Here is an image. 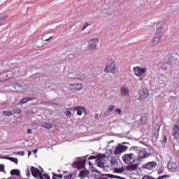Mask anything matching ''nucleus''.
I'll list each match as a JSON object with an SVG mask.
<instances>
[{
	"mask_svg": "<svg viewBox=\"0 0 179 179\" xmlns=\"http://www.w3.org/2000/svg\"><path fill=\"white\" fill-rule=\"evenodd\" d=\"M113 154L112 150H107L104 154L99 153V157L103 158V159H108L110 158Z\"/></svg>",
	"mask_w": 179,
	"mask_h": 179,
	"instance_id": "obj_12",
	"label": "nucleus"
},
{
	"mask_svg": "<svg viewBox=\"0 0 179 179\" xmlns=\"http://www.w3.org/2000/svg\"><path fill=\"white\" fill-rule=\"evenodd\" d=\"M10 174L12 176H19L20 175V171H19V170L17 169H13L11 171H10Z\"/></svg>",
	"mask_w": 179,
	"mask_h": 179,
	"instance_id": "obj_25",
	"label": "nucleus"
},
{
	"mask_svg": "<svg viewBox=\"0 0 179 179\" xmlns=\"http://www.w3.org/2000/svg\"><path fill=\"white\" fill-rule=\"evenodd\" d=\"M31 155V150H28V156H30Z\"/></svg>",
	"mask_w": 179,
	"mask_h": 179,
	"instance_id": "obj_50",
	"label": "nucleus"
},
{
	"mask_svg": "<svg viewBox=\"0 0 179 179\" xmlns=\"http://www.w3.org/2000/svg\"><path fill=\"white\" fill-rule=\"evenodd\" d=\"M142 179H155L154 178L149 176H144Z\"/></svg>",
	"mask_w": 179,
	"mask_h": 179,
	"instance_id": "obj_37",
	"label": "nucleus"
},
{
	"mask_svg": "<svg viewBox=\"0 0 179 179\" xmlns=\"http://www.w3.org/2000/svg\"><path fill=\"white\" fill-rule=\"evenodd\" d=\"M172 134L175 140L179 139V128L177 126H174L173 128Z\"/></svg>",
	"mask_w": 179,
	"mask_h": 179,
	"instance_id": "obj_14",
	"label": "nucleus"
},
{
	"mask_svg": "<svg viewBox=\"0 0 179 179\" xmlns=\"http://www.w3.org/2000/svg\"><path fill=\"white\" fill-rule=\"evenodd\" d=\"M15 87H20V85H19V84H16V85H15Z\"/></svg>",
	"mask_w": 179,
	"mask_h": 179,
	"instance_id": "obj_53",
	"label": "nucleus"
},
{
	"mask_svg": "<svg viewBox=\"0 0 179 179\" xmlns=\"http://www.w3.org/2000/svg\"><path fill=\"white\" fill-rule=\"evenodd\" d=\"M0 171H1V172L5 171V166L2 164H0Z\"/></svg>",
	"mask_w": 179,
	"mask_h": 179,
	"instance_id": "obj_36",
	"label": "nucleus"
},
{
	"mask_svg": "<svg viewBox=\"0 0 179 179\" xmlns=\"http://www.w3.org/2000/svg\"><path fill=\"white\" fill-rule=\"evenodd\" d=\"M34 99H29V98H24L22 99L20 102L19 103L20 105L24 104L25 103H27V101H31Z\"/></svg>",
	"mask_w": 179,
	"mask_h": 179,
	"instance_id": "obj_27",
	"label": "nucleus"
},
{
	"mask_svg": "<svg viewBox=\"0 0 179 179\" xmlns=\"http://www.w3.org/2000/svg\"><path fill=\"white\" fill-rule=\"evenodd\" d=\"M160 40H161V37L160 36L154 37L153 43H159Z\"/></svg>",
	"mask_w": 179,
	"mask_h": 179,
	"instance_id": "obj_30",
	"label": "nucleus"
},
{
	"mask_svg": "<svg viewBox=\"0 0 179 179\" xmlns=\"http://www.w3.org/2000/svg\"><path fill=\"white\" fill-rule=\"evenodd\" d=\"M168 169L169 170H170L171 171L173 172L176 170L177 169V165L175 162H173V161H169L168 162Z\"/></svg>",
	"mask_w": 179,
	"mask_h": 179,
	"instance_id": "obj_15",
	"label": "nucleus"
},
{
	"mask_svg": "<svg viewBox=\"0 0 179 179\" xmlns=\"http://www.w3.org/2000/svg\"><path fill=\"white\" fill-rule=\"evenodd\" d=\"M55 176H56L57 178H62V174H59V175H56V174H55Z\"/></svg>",
	"mask_w": 179,
	"mask_h": 179,
	"instance_id": "obj_46",
	"label": "nucleus"
},
{
	"mask_svg": "<svg viewBox=\"0 0 179 179\" xmlns=\"http://www.w3.org/2000/svg\"><path fill=\"white\" fill-rule=\"evenodd\" d=\"M98 159H96V164L97 165L98 167H104V160H103V157H99V153L98 154Z\"/></svg>",
	"mask_w": 179,
	"mask_h": 179,
	"instance_id": "obj_13",
	"label": "nucleus"
},
{
	"mask_svg": "<svg viewBox=\"0 0 179 179\" xmlns=\"http://www.w3.org/2000/svg\"><path fill=\"white\" fill-rule=\"evenodd\" d=\"M174 126H177V128H179V120H178L176 124Z\"/></svg>",
	"mask_w": 179,
	"mask_h": 179,
	"instance_id": "obj_45",
	"label": "nucleus"
},
{
	"mask_svg": "<svg viewBox=\"0 0 179 179\" xmlns=\"http://www.w3.org/2000/svg\"><path fill=\"white\" fill-rule=\"evenodd\" d=\"M75 110L77 111V115L81 116L83 113H86V109L83 108V106H79L78 108H75Z\"/></svg>",
	"mask_w": 179,
	"mask_h": 179,
	"instance_id": "obj_16",
	"label": "nucleus"
},
{
	"mask_svg": "<svg viewBox=\"0 0 179 179\" xmlns=\"http://www.w3.org/2000/svg\"><path fill=\"white\" fill-rule=\"evenodd\" d=\"M65 115H66L67 117H71L72 115V113L70 110H66Z\"/></svg>",
	"mask_w": 179,
	"mask_h": 179,
	"instance_id": "obj_31",
	"label": "nucleus"
},
{
	"mask_svg": "<svg viewBox=\"0 0 179 179\" xmlns=\"http://www.w3.org/2000/svg\"><path fill=\"white\" fill-rule=\"evenodd\" d=\"M142 80H143V78H141L139 79V80H140V81H142Z\"/></svg>",
	"mask_w": 179,
	"mask_h": 179,
	"instance_id": "obj_54",
	"label": "nucleus"
},
{
	"mask_svg": "<svg viewBox=\"0 0 179 179\" xmlns=\"http://www.w3.org/2000/svg\"><path fill=\"white\" fill-rule=\"evenodd\" d=\"M6 159L10 160L12 162H14L15 164H18V159L17 158L15 157H5Z\"/></svg>",
	"mask_w": 179,
	"mask_h": 179,
	"instance_id": "obj_22",
	"label": "nucleus"
},
{
	"mask_svg": "<svg viewBox=\"0 0 179 179\" xmlns=\"http://www.w3.org/2000/svg\"><path fill=\"white\" fill-rule=\"evenodd\" d=\"M149 96V92L147 89H142L139 91V99L143 100L148 97Z\"/></svg>",
	"mask_w": 179,
	"mask_h": 179,
	"instance_id": "obj_8",
	"label": "nucleus"
},
{
	"mask_svg": "<svg viewBox=\"0 0 179 179\" xmlns=\"http://www.w3.org/2000/svg\"><path fill=\"white\" fill-rule=\"evenodd\" d=\"M64 179H72L73 178V175L72 174H69L68 176H64Z\"/></svg>",
	"mask_w": 179,
	"mask_h": 179,
	"instance_id": "obj_35",
	"label": "nucleus"
},
{
	"mask_svg": "<svg viewBox=\"0 0 179 179\" xmlns=\"http://www.w3.org/2000/svg\"><path fill=\"white\" fill-rule=\"evenodd\" d=\"M3 114L5 116L10 117L13 115V112L10 110H3Z\"/></svg>",
	"mask_w": 179,
	"mask_h": 179,
	"instance_id": "obj_28",
	"label": "nucleus"
},
{
	"mask_svg": "<svg viewBox=\"0 0 179 179\" xmlns=\"http://www.w3.org/2000/svg\"><path fill=\"white\" fill-rule=\"evenodd\" d=\"M52 178H53V179H57V177L55 176V174H54Z\"/></svg>",
	"mask_w": 179,
	"mask_h": 179,
	"instance_id": "obj_51",
	"label": "nucleus"
},
{
	"mask_svg": "<svg viewBox=\"0 0 179 179\" xmlns=\"http://www.w3.org/2000/svg\"><path fill=\"white\" fill-rule=\"evenodd\" d=\"M120 94H122V96H129V90L125 87H122V89H120Z\"/></svg>",
	"mask_w": 179,
	"mask_h": 179,
	"instance_id": "obj_17",
	"label": "nucleus"
},
{
	"mask_svg": "<svg viewBox=\"0 0 179 179\" xmlns=\"http://www.w3.org/2000/svg\"><path fill=\"white\" fill-rule=\"evenodd\" d=\"M117 163H118L117 158H116L115 157H112L111 159H110V166H114L117 165Z\"/></svg>",
	"mask_w": 179,
	"mask_h": 179,
	"instance_id": "obj_19",
	"label": "nucleus"
},
{
	"mask_svg": "<svg viewBox=\"0 0 179 179\" xmlns=\"http://www.w3.org/2000/svg\"><path fill=\"white\" fill-rule=\"evenodd\" d=\"M40 179H50L48 175L47 174H43V176H41Z\"/></svg>",
	"mask_w": 179,
	"mask_h": 179,
	"instance_id": "obj_32",
	"label": "nucleus"
},
{
	"mask_svg": "<svg viewBox=\"0 0 179 179\" xmlns=\"http://www.w3.org/2000/svg\"><path fill=\"white\" fill-rule=\"evenodd\" d=\"M4 73H5V75H6V77L7 80L11 79L14 77V73L12 71H8L4 72Z\"/></svg>",
	"mask_w": 179,
	"mask_h": 179,
	"instance_id": "obj_18",
	"label": "nucleus"
},
{
	"mask_svg": "<svg viewBox=\"0 0 179 179\" xmlns=\"http://www.w3.org/2000/svg\"><path fill=\"white\" fill-rule=\"evenodd\" d=\"M90 24H88V25H87V26H85V27H84L83 28V31H84L88 26H90Z\"/></svg>",
	"mask_w": 179,
	"mask_h": 179,
	"instance_id": "obj_49",
	"label": "nucleus"
},
{
	"mask_svg": "<svg viewBox=\"0 0 179 179\" xmlns=\"http://www.w3.org/2000/svg\"><path fill=\"white\" fill-rule=\"evenodd\" d=\"M99 179H108V178L106 177H100Z\"/></svg>",
	"mask_w": 179,
	"mask_h": 179,
	"instance_id": "obj_52",
	"label": "nucleus"
},
{
	"mask_svg": "<svg viewBox=\"0 0 179 179\" xmlns=\"http://www.w3.org/2000/svg\"><path fill=\"white\" fill-rule=\"evenodd\" d=\"M27 134H30L32 133V130L31 129H27Z\"/></svg>",
	"mask_w": 179,
	"mask_h": 179,
	"instance_id": "obj_44",
	"label": "nucleus"
},
{
	"mask_svg": "<svg viewBox=\"0 0 179 179\" xmlns=\"http://www.w3.org/2000/svg\"><path fill=\"white\" fill-rule=\"evenodd\" d=\"M31 172L34 178L39 176V179H41V176H43V174H42L37 168H35L34 166H31Z\"/></svg>",
	"mask_w": 179,
	"mask_h": 179,
	"instance_id": "obj_9",
	"label": "nucleus"
},
{
	"mask_svg": "<svg viewBox=\"0 0 179 179\" xmlns=\"http://www.w3.org/2000/svg\"><path fill=\"white\" fill-rule=\"evenodd\" d=\"M104 72L106 73H112L113 74H117L118 69L116 67L115 62L112 59L108 60L104 69Z\"/></svg>",
	"mask_w": 179,
	"mask_h": 179,
	"instance_id": "obj_1",
	"label": "nucleus"
},
{
	"mask_svg": "<svg viewBox=\"0 0 179 179\" xmlns=\"http://www.w3.org/2000/svg\"><path fill=\"white\" fill-rule=\"evenodd\" d=\"M159 127H157V131H156V133H155V135L156 136L157 135V136H159Z\"/></svg>",
	"mask_w": 179,
	"mask_h": 179,
	"instance_id": "obj_42",
	"label": "nucleus"
},
{
	"mask_svg": "<svg viewBox=\"0 0 179 179\" xmlns=\"http://www.w3.org/2000/svg\"><path fill=\"white\" fill-rule=\"evenodd\" d=\"M115 111L118 114L120 115L122 113L121 109H115Z\"/></svg>",
	"mask_w": 179,
	"mask_h": 179,
	"instance_id": "obj_40",
	"label": "nucleus"
},
{
	"mask_svg": "<svg viewBox=\"0 0 179 179\" xmlns=\"http://www.w3.org/2000/svg\"><path fill=\"white\" fill-rule=\"evenodd\" d=\"M69 89L70 90H82L83 84L82 83L71 84L69 86Z\"/></svg>",
	"mask_w": 179,
	"mask_h": 179,
	"instance_id": "obj_11",
	"label": "nucleus"
},
{
	"mask_svg": "<svg viewBox=\"0 0 179 179\" xmlns=\"http://www.w3.org/2000/svg\"><path fill=\"white\" fill-rule=\"evenodd\" d=\"M97 159H98V155L96 156L91 155L89 157V160Z\"/></svg>",
	"mask_w": 179,
	"mask_h": 179,
	"instance_id": "obj_33",
	"label": "nucleus"
},
{
	"mask_svg": "<svg viewBox=\"0 0 179 179\" xmlns=\"http://www.w3.org/2000/svg\"><path fill=\"white\" fill-rule=\"evenodd\" d=\"M112 178H117V179H126L124 178L120 177V176H112Z\"/></svg>",
	"mask_w": 179,
	"mask_h": 179,
	"instance_id": "obj_38",
	"label": "nucleus"
},
{
	"mask_svg": "<svg viewBox=\"0 0 179 179\" xmlns=\"http://www.w3.org/2000/svg\"><path fill=\"white\" fill-rule=\"evenodd\" d=\"M88 172L87 171H81L79 173V177L80 178H85L88 175Z\"/></svg>",
	"mask_w": 179,
	"mask_h": 179,
	"instance_id": "obj_24",
	"label": "nucleus"
},
{
	"mask_svg": "<svg viewBox=\"0 0 179 179\" xmlns=\"http://www.w3.org/2000/svg\"><path fill=\"white\" fill-rule=\"evenodd\" d=\"M15 114H20V113H22V110H20V109H19V108H17L15 110H14Z\"/></svg>",
	"mask_w": 179,
	"mask_h": 179,
	"instance_id": "obj_34",
	"label": "nucleus"
},
{
	"mask_svg": "<svg viewBox=\"0 0 179 179\" xmlns=\"http://www.w3.org/2000/svg\"><path fill=\"white\" fill-rule=\"evenodd\" d=\"M167 136H164V140H162V142L164 143H166V142H167Z\"/></svg>",
	"mask_w": 179,
	"mask_h": 179,
	"instance_id": "obj_41",
	"label": "nucleus"
},
{
	"mask_svg": "<svg viewBox=\"0 0 179 179\" xmlns=\"http://www.w3.org/2000/svg\"><path fill=\"white\" fill-rule=\"evenodd\" d=\"M157 164L156 162H149L146 164H143V169H147V170H154L157 166Z\"/></svg>",
	"mask_w": 179,
	"mask_h": 179,
	"instance_id": "obj_7",
	"label": "nucleus"
},
{
	"mask_svg": "<svg viewBox=\"0 0 179 179\" xmlns=\"http://www.w3.org/2000/svg\"><path fill=\"white\" fill-rule=\"evenodd\" d=\"M37 152H38V150H33V153H34V154H36Z\"/></svg>",
	"mask_w": 179,
	"mask_h": 179,
	"instance_id": "obj_48",
	"label": "nucleus"
},
{
	"mask_svg": "<svg viewBox=\"0 0 179 179\" xmlns=\"http://www.w3.org/2000/svg\"><path fill=\"white\" fill-rule=\"evenodd\" d=\"M150 157L149 152L145 149L143 148L142 150H140L138 152L137 159L138 161H141L143 159H147Z\"/></svg>",
	"mask_w": 179,
	"mask_h": 179,
	"instance_id": "obj_4",
	"label": "nucleus"
},
{
	"mask_svg": "<svg viewBox=\"0 0 179 179\" xmlns=\"http://www.w3.org/2000/svg\"><path fill=\"white\" fill-rule=\"evenodd\" d=\"M127 150L128 147L122 145H118L117 147H116L115 150H114V155H118Z\"/></svg>",
	"mask_w": 179,
	"mask_h": 179,
	"instance_id": "obj_6",
	"label": "nucleus"
},
{
	"mask_svg": "<svg viewBox=\"0 0 179 179\" xmlns=\"http://www.w3.org/2000/svg\"><path fill=\"white\" fill-rule=\"evenodd\" d=\"M158 173H161V172H159V171H158Z\"/></svg>",
	"mask_w": 179,
	"mask_h": 179,
	"instance_id": "obj_55",
	"label": "nucleus"
},
{
	"mask_svg": "<svg viewBox=\"0 0 179 179\" xmlns=\"http://www.w3.org/2000/svg\"><path fill=\"white\" fill-rule=\"evenodd\" d=\"M138 167L137 164H130L129 166H127V169L129 171H135Z\"/></svg>",
	"mask_w": 179,
	"mask_h": 179,
	"instance_id": "obj_20",
	"label": "nucleus"
},
{
	"mask_svg": "<svg viewBox=\"0 0 179 179\" xmlns=\"http://www.w3.org/2000/svg\"><path fill=\"white\" fill-rule=\"evenodd\" d=\"M86 162H87L86 159L78 160L74 162L71 164V166L73 167L74 169H78V170H81V169H85Z\"/></svg>",
	"mask_w": 179,
	"mask_h": 179,
	"instance_id": "obj_3",
	"label": "nucleus"
},
{
	"mask_svg": "<svg viewBox=\"0 0 179 179\" xmlns=\"http://www.w3.org/2000/svg\"><path fill=\"white\" fill-rule=\"evenodd\" d=\"M52 38V36H50L49 38L45 39V42H48V41H50Z\"/></svg>",
	"mask_w": 179,
	"mask_h": 179,
	"instance_id": "obj_47",
	"label": "nucleus"
},
{
	"mask_svg": "<svg viewBox=\"0 0 179 179\" xmlns=\"http://www.w3.org/2000/svg\"><path fill=\"white\" fill-rule=\"evenodd\" d=\"M133 71L136 76L140 77L147 72V68L143 67V69H141V67L137 66L134 67Z\"/></svg>",
	"mask_w": 179,
	"mask_h": 179,
	"instance_id": "obj_5",
	"label": "nucleus"
},
{
	"mask_svg": "<svg viewBox=\"0 0 179 179\" xmlns=\"http://www.w3.org/2000/svg\"><path fill=\"white\" fill-rule=\"evenodd\" d=\"M162 28L159 27L158 29H157L156 34H159L162 33Z\"/></svg>",
	"mask_w": 179,
	"mask_h": 179,
	"instance_id": "obj_39",
	"label": "nucleus"
},
{
	"mask_svg": "<svg viewBox=\"0 0 179 179\" xmlns=\"http://www.w3.org/2000/svg\"><path fill=\"white\" fill-rule=\"evenodd\" d=\"M122 159L126 164H131L135 162V155L133 153L124 154Z\"/></svg>",
	"mask_w": 179,
	"mask_h": 179,
	"instance_id": "obj_2",
	"label": "nucleus"
},
{
	"mask_svg": "<svg viewBox=\"0 0 179 179\" xmlns=\"http://www.w3.org/2000/svg\"><path fill=\"white\" fill-rule=\"evenodd\" d=\"M125 169L124 167L114 168V173H120L124 172Z\"/></svg>",
	"mask_w": 179,
	"mask_h": 179,
	"instance_id": "obj_23",
	"label": "nucleus"
},
{
	"mask_svg": "<svg viewBox=\"0 0 179 179\" xmlns=\"http://www.w3.org/2000/svg\"><path fill=\"white\" fill-rule=\"evenodd\" d=\"M42 127L45 128L46 129H51L52 124L50 123L44 122L42 124Z\"/></svg>",
	"mask_w": 179,
	"mask_h": 179,
	"instance_id": "obj_26",
	"label": "nucleus"
},
{
	"mask_svg": "<svg viewBox=\"0 0 179 179\" xmlns=\"http://www.w3.org/2000/svg\"><path fill=\"white\" fill-rule=\"evenodd\" d=\"M99 40L97 38H93L92 39L88 45V48L91 50H93L94 48H96L98 44Z\"/></svg>",
	"mask_w": 179,
	"mask_h": 179,
	"instance_id": "obj_10",
	"label": "nucleus"
},
{
	"mask_svg": "<svg viewBox=\"0 0 179 179\" xmlns=\"http://www.w3.org/2000/svg\"><path fill=\"white\" fill-rule=\"evenodd\" d=\"M16 179V178H15Z\"/></svg>",
	"mask_w": 179,
	"mask_h": 179,
	"instance_id": "obj_56",
	"label": "nucleus"
},
{
	"mask_svg": "<svg viewBox=\"0 0 179 179\" xmlns=\"http://www.w3.org/2000/svg\"><path fill=\"white\" fill-rule=\"evenodd\" d=\"M114 109H115V106H109L108 109H107L106 113L110 114L114 110Z\"/></svg>",
	"mask_w": 179,
	"mask_h": 179,
	"instance_id": "obj_29",
	"label": "nucleus"
},
{
	"mask_svg": "<svg viewBox=\"0 0 179 179\" xmlns=\"http://www.w3.org/2000/svg\"><path fill=\"white\" fill-rule=\"evenodd\" d=\"M166 176H159L158 177L157 179H166Z\"/></svg>",
	"mask_w": 179,
	"mask_h": 179,
	"instance_id": "obj_43",
	"label": "nucleus"
},
{
	"mask_svg": "<svg viewBox=\"0 0 179 179\" xmlns=\"http://www.w3.org/2000/svg\"><path fill=\"white\" fill-rule=\"evenodd\" d=\"M8 80L5 72L0 73V83Z\"/></svg>",
	"mask_w": 179,
	"mask_h": 179,
	"instance_id": "obj_21",
	"label": "nucleus"
}]
</instances>
